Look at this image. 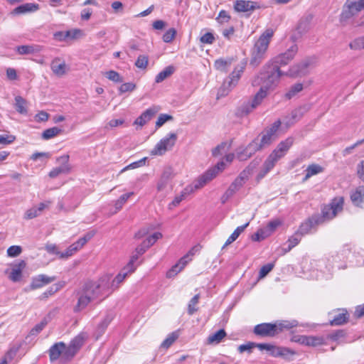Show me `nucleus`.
I'll list each match as a JSON object with an SVG mask.
<instances>
[{
    "instance_id": "nucleus-27",
    "label": "nucleus",
    "mask_w": 364,
    "mask_h": 364,
    "mask_svg": "<svg viewBox=\"0 0 364 364\" xmlns=\"http://www.w3.org/2000/svg\"><path fill=\"white\" fill-rule=\"evenodd\" d=\"M172 177V170L170 168H167L164 170L161 178L157 184V190L159 191H163L167 186L168 181Z\"/></svg>"
},
{
    "instance_id": "nucleus-45",
    "label": "nucleus",
    "mask_w": 364,
    "mask_h": 364,
    "mask_svg": "<svg viewBox=\"0 0 364 364\" xmlns=\"http://www.w3.org/2000/svg\"><path fill=\"white\" fill-rule=\"evenodd\" d=\"M232 59L224 60V59H218L215 61L214 66L217 70L221 71H225V68L230 65L232 63Z\"/></svg>"
},
{
    "instance_id": "nucleus-35",
    "label": "nucleus",
    "mask_w": 364,
    "mask_h": 364,
    "mask_svg": "<svg viewBox=\"0 0 364 364\" xmlns=\"http://www.w3.org/2000/svg\"><path fill=\"white\" fill-rule=\"evenodd\" d=\"M302 236L299 235L297 232H296L292 236H291L287 242L288 247L287 248L283 249L284 254L289 252L293 247L296 246L301 240Z\"/></svg>"
},
{
    "instance_id": "nucleus-39",
    "label": "nucleus",
    "mask_w": 364,
    "mask_h": 364,
    "mask_svg": "<svg viewBox=\"0 0 364 364\" xmlns=\"http://www.w3.org/2000/svg\"><path fill=\"white\" fill-rule=\"evenodd\" d=\"M25 267V262L22 261L21 263L18 264V268H14L11 272L9 278L11 281L14 282H17L21 280L22 277V271L21 267Z\"/></svg>"
},
{
    "instance_id": "nucleus-4",
    "label": "nucleus",
    "mask_w": 364,
    "mask_h": 364,
    "mask_svg": "<svg viewBox=\"0 0 364 364\" xmlns=\"http://www.w3.org/2000/svg\"><path fill=\"white\" fill-rule=\"evenodd\" d=\"M298 321H281L274 323H262L257 324L254 327L253 332L255 335L261 337H274L284 329L289 330L297 326Z\"/></svg>"
},
{
    "instance_id": "nucleus-34",
    "label": "nucleus",
    "mask_w": 364,
    "mask_h": 364,
    "mask_svg": "<svg viewBox=\"0 0 364 364\" xmlns=\"http://www.w3.org/2000/svg\"><path fill=\"white\" fill-rule=\"evenodd\" d=\"M175 71V68L173 65H168L161 71L155 78V82L159 83L163 82L164 80L170 77Z\"/></svg>"
},
{
    "instance_id": "nucleus-53",
    "label": "nucleus",
    "mask_w": 364,
    "mask_h": 364,
    "mask_svg": "<svg viewBox=\"0 0 364 364\" xmlns=\"http://www.w3.org/2000/svg\"><path fill=\"white\" fill-rule=\"evenodd\" d=\"M80 249L77 247V245L75 242L70 245L67 250L60 254V258H67L70 256H72L75 252H76Z\"/></svg>"
},
{
    "instance_id": "nucleus-1",
    "label": "nucleus",
    "mask_w": 364,
    "mask_h": 364,
    "mask_svg": "<svg viewBox=\"0 0 364 364\" xmlns=\"http://www.w3.org/2000/svg\"><path fill=\"white\" fill-rule=\"evenodd\" d=\"M284 75L286 73H282L277 65L269 62L262 67L252 84L253 86L261 85V87L269 91L278 85L281 76Z\"/></svg>"
},
{
    "instance_id": "nucleus-11",
    "label": "nucleus",
    "mask_w": 364,
    "mask_h": 364,
    "mask_svg": "<svg viewBox=\"0 0 364 364\" xmlns=\"http://www.w3.org/2000/svg\"><path fill=\"white\" fill-rule=\"evenodd\" d=\"M216 176L217 171H215V168L208 169L203 174L200 176L192 184L186 188V193H191L196 190L201 188Z\"/></svg>"
},
{
    "instance_id": "nucleus-37",
    "label": "nucleus",
    "mask_w": 364,
    "mask_h": 364,
    "mask_svg": "<svg viewBox=\"0 0 364 364\" xmlns=\"http://www.w3.org/2000/svg\"><path fill=\"white\" fill-rule=\"evenodd\" d=\"M226 336V332L224 329H220L215 333L209 336L208 338V343L209 344H218Z\"/></svg>"
},
{
    "instance_id": "nucleus-7",
    "label": "nucleus",
    "mask_w": 364,
    "mask_h": 364,
    "mask_svg": "<svg viewBox=\"0 0 364 364\" xmlns=\"http://www.w3.org/2000/svg\"><path fill=\"white\" fill-rule=\"evenodd\" d=\"M364 9V0L353 1L348 0L344 4L343 11L340 16V22L342 25L348 24V21Z\"/></svg>"
},
{
    "instance_id": "nucleus-15",
    "label": "nucleus",
    "mask_w": 364,
    "mask_h": 364,
    "mask_svg": "<svg viewBox=\"0 0 364 364\" xmlns=\"http://www.w3.org/2000/svg\"><path fill=\"white\" fill-rule=\"evenodd\" d=\"M66 350V345L63 342H58L53 345L49 349V356L51 361H54L61 358L64 361L70 360L64 356Z\"/></svg>"
},
{
    "instance_id": "nucleus-6",
    "label": "nucleus",
    "mask_w": 364,
    "mask_h": 364,
    "mask_svg": "<svg viewBox=\"0 0 364 364\" xmlns=\"http://www.w3.org/2000/svg\"><path fill=\"white\" fill-rule=\"evenodd\" d=\"M315 64L316 58L314 57H307L291 66L286 75L292 77H304L309 73L310 70L315 66Z\"/></svg>"
},
{
    "instance_id": "nucleus-64",
    "label": "nucleus",
    "mask_w": 364,
    "mask_h": 364,
    "mask_svg": "<svg viewBox=\"0 0 364 364\" xmlns=\"http://www.w3.org/2000/svg\"><path fill=\"white\" fill-rule=\"evenodd\" d=\"M267 237V234L262 228L258 230L257 232L253 234L251 237L253 241H260Z\"/></svg>"
},
{
    "instance_id": "nucleus-47",
    "label": "nucleus",
    "mask_w": 364,
    "mask_h": 364,
    "mask_svg": "<svg viewBox=\"0 0 364 364\" xmlns=\"http://www.w3.org/2000/svg\"><path fill=\"white\" fill-rule=\"evenodd\" d=\"M280 225V222L278 220L270 221L265 228H262L267 234V237L270 236Z\"/></svg>"
},
{
    "instance_id": "nucleus-50",
    "label": "nucleus",
    "mask_w": 364,
    "mask_h": 364,
    "mask_svg": "<svg viewBox=\"0 0 364 364\" xmlns=\"http://www.w3.org/2000/svg\"><path fill=\"white\" fill-rule=\"evenodd\" d=\"M149 63V58L146 55H140L138 56L135 62V66L140 69L146 68Z\"/></svg>"
},
{
    "instance_id": "nucleus-25",
    "label": "nucleus",
    "mask_w": 364,
    "mask_h": 364,
    "mask_svg": "<svg viewBox=\"0 0 364 364\" xmlns=\"http://www.w3.org/2000/svg\"><path fill=\"white\" fill-rule=\"evenodd\" d=\"M77 304L74 306L75 312H80L84 309H85L89 304L92 301L90 300V298L83 294L80 290L77 292Z\"/></svg>"
},
{
    "instance_id": "nucleus-46",
    "label": "nucleus",
    "mask_w": 364,
    "mask_h": 364,
    "mask_svg": "<svg viewBox=\"0 0 364 364\" xmlns=\"http://www.w3.org/2000/svg\"><path fill=\"white\" fill-rule=\"evenodd\" d=\"M178 334L176 332H173L162 342L161 347L164 348H169L174 341L178 338Z\"/></svg>"
},
{
    "instance_id": "nucleus-43",
    "label": "nucleus",
    "mask_w": 364,
    "mask_h": 364,
    "mask_svg": "<svg viewBox=\"0 0 364 364\" xmlns=\"http://www.w3.org/2000/svg\"><path fill=\"white\" fill-rule=\"evenodd\" d=\"M349 47L352 50H364V36L354 39L349 43Z\"/></svg>"
},
{
    "instance_id": "nucleus-17",
    "label": "nucleus",
    "mask_w": 364,
    "mask_h": 364,
    "mask_svg": "<svg viewBox=\"0 0 364 364\" xmlns=\"http://www.w3.org/2000/svg\"><path fill=\"white\" fill-rule=\"evenodd\" d=\"M162 237L161 232H156L146 237L139 245L136 247L138 254L144 255L159 238Z\"/></svg>"
},
{
    "instance_id": "nucleus-20",
    "label": "nucleus",
    "mask_w": 364,
    "mask_h": 364,
    "mask_svg": "<svg viewBox=\"0 0 364 364\" xmlns=\"http://www.w3.org/2000/svg\"><path fill=\"white\" fill-rule=\"evenodd\" d=\"M40 9L38 4L36 3H26L16 7L11 12V14L13 16H18L25 14L28 13H33Z\"/></svg>"
},
{
    "instance_id": "nucleus-3",
    "label": "nucleus",
    "mask_w": 364,
    "mask_h": 364,
    "mask_svg": "<svg viewBox=\"0 0 364 364\" xmlns=\"http://www.w3.org/2000/svg\"><path fill=\"white\" fill-rule=\"evenodd\" d=\"M294 143V139L289 137L282 141L277 148L268 156L262 165L257 178L258 180L263 178L275 166L277 161L284 156Z\"/></svg>"
},
{
    "instance_id": "nucleus-18",
    "label": "nucleus",
    "mask_w": 364,
    "mask_h": 364,
    "mask_svg": "<svg viewBox=\"0 0 364 364\" xmlns=\"http://www.w3.org/2000/svg\"><path fill=\"white\" fill-rule=\"evenodd\" d=\"M69 156L64 155L58 159V161L62 163V165L59 167L53 168L49 173L50 178H55L61 173H67L70 171V166L68 164Z\"/></svg>"
},
{
    "instance_id": "nucleus-60",
    "label": "nucleus",
    "mask_w": 364,
    "mask_h": 364,
    "mask_svg": "<svg viewBox=\"0 0 364 364\" xmlns=\"http://www.w3.org/2000/svg\"><path fill=\"white\" fill-rule=\"evenodd\" d=\"M173 119V117L171 115L167 114H161L157 121L156 122V127H161L165 122H166L168 120Z\"/></svg>"
},
{
    "instance_id": "nucleus-59",
    "label": "nucleus",
    "mask_w": 364,
    "mask_h": 364,
    "mask_svg": "<svg viewBox=\"0 0 364 364\" xmlns=\"http://www.w3.org/2000/svg\"><path fill=\"white\" fill-rule=\"evenodd\" d=\"M136 85L133 82H126L121 85L119 88L120 93H124L127 92H132L135 90Z\"/></svg>"
},
{
    "instance_id": "nucleus-9",
    "label": "nucleus",
    "mask_w": 364,
    "mask_h": 364,
    "mask_svg": "<svg viewBox=\"0 0 364 364\" xmlns=\"http://www.w3.org/2000/svg\"><path fill=\"white\" fill-rule=\"evenodd\" d=\"M281 125V121H275L269 127L266 128L260 134L261 139H259V146L262 150L269 146L277 138V132Z\"/></svg>"
},
{
    "instance_id": "nucleus-5",
    "label": "nucleus",
    "mask_w": 364,
    "mask_h": 364,
    "mask_svg": "<svg viewBox=\"0 0 364 364\" xmlns=\"http://www.w3.org/2000/svg\"><path fill=\"white\" fill-rule=\"evenodd\" d=\"M273 34L272 29H267L255 43L251 51V59L250 61V65L253 68L259 66L264 58L265 53Z\"/></svg>"
},
{
    "instance_id": "nucleus-21",
    "label": "nucleus",
    "mask_w": 364,
    "mask_h": 364,
    "mask_svg": "<svg viewBox=\"0 0 364 364\" xmlns=\"http://www.w3.org/2000/svg\"><path fill=\"white\" fill-rule=\"evenodd\" d=\"M134 272L133 271H129V269H127L125 266L120 272L112 279V282L109 280V291L107 292V295H109L112 291L115 290L119 287V285L124 280L126 277L129 274Z\"/></svg>"
},
{
    "instance_id": "nucleus-42",
    "label": "nucleus",
    "mask_w": 364,
    "mask_h": 364,
    "mask_svg": "<svg viewBox=\"0 0 364 364\" xmlns=\"http://www.w3.org/2000/svg\"><path fill=\"white\" fill-rule=\"evenodd\" d=\"M311 108V106L309 105H304L291 112V118L294 120H298L301 119L303 115L307 112Z\"/></svg>"
},
{
    "instance_id": "nucleus-12",
    "label": "nucleus",
    "mask_w": 364,
    "mask_h": 364,
    "mask_svg": "<svg viewBox=\"0 0 364 364\" xmlns=\"http://www.w3.org/2000/svg\"><path fill=\"white\" fill-rule=\"evenodd\" d=\"M297 52V45L293 44L287 49L286 52L276 56L270 63H273L274 65H277L279 68V66L287 65L294 59Z\"/></svg>"
},
{
    "instance_id": "nucleus-51",
    "label": "nucleus",
    "mask_w": 364,
    "mask_h": 364,
    "mask_svg": "<svg viewBox=\"0 0 364 364\" xmlns=\"http://www.w3.org/2000/svg\"><path fill=\"white\" fill-rule=\"evenodd\" d=\"M141 254H138L136 250H135L133 252L132 255L131 256V258L126 265L127 269H129V271L134 272L136 269V266L134 265V263L138 260L140 256H141Z\"/></svg>"
},
{
    "instance_id": "nucleus-58",
    "label": "nucleus",
    "mask_w": 364,
    "mask_h": 364,
    "mask_svg": "<svg viewBox=\"0 0 364 364\" xmlns=\"http://www.w3.org/2000/svg\"><path fill=\"white\" fill-rule=\"evenodd\" d=\"M256 107H252V102L250 101H248L246 103H244L240 107L239 111L240 112L241 115H247L249 113H250L253 109H255Z\"/></svg>"
},
{
    "instance_id": "nucleus-19",
    "label": "nucleus",
    "mask_w": 364,
    "mask_h": 364,
    "mask_svg": "<svg viewBox=\"0 0 364 364\" xmlns=\"http://www.w3.org/2000/svg\"><path fill=\"white\" fill-rule=\"evenodd\" d=\"M55 279V277H48L46 274H39L33 277L32 282L30 284V289L33 290L41 288L43 286L54 282Z\"/></svg>"
},
{
    "instance_id": "nucleus-24",
    "label": "nucleus",
    "mask_w": 364,
    "mask_h": 364,
    "mask_svg": "<svg viewBox=\"0 0 364 364\" xmlns=\"http://www.w3.org/2000/svg\"><path fill=\"white\" fill-rule=\"evenodd\" d=\"M350 199L356 206L364 208V186L358 187L351 193Z\"/></svg>"
},
{
    "instance_id": "nucleus-36",
    "label": "nucleus",
    "mask_w": 364,
    "mask_h": 364,
    "mask_svg": "<svg viewBox=\"0 0 364 364\" xmlns=\"http://www.w3.org/2000/svg\"><path fill=\"white\" fill-rule=\"evenodd\" d=\"M268 91L264 88L260 87L259 90L255 94L253 99L250 101L252 107H257L261 104L264 98L267 95Z\"/></svg>"
},
{
    "instance_id": "nucleus-61",
    "label": "nucleus",
    "mask_w": 364,
    "mask_h": 364,
    "mask_svg": "<svg viewBox=\"0 0 364 364\" xmlns=\"http://www.w3.org/2000/svg\"><path fill=\"white\" fill-rule=\"evenodd\" d=\"M40 213L36 210V207H32L27 210L24 214L23 218L26 220H31L38 216Z\"/></svg>"
},
{
    "instance_id": "nucleus-54",
    "label": "nucleus",
    "mask_w": 364,
    "mask_h": 364,
    "mask_svg": "<svg viewBox=\"0 0 364 364\" xmlns=\"http://www.w3.org/2000/svg\"><path fill=\"white\" fill-rule=\"evenodd\" d=\"M106 77H107L109 80H112L114 82H122L123 81V78L120 76V75L114 71L109 70L105 73Z\"/></svg>"
},
{
    "instance_id": "nucleus-63",
    "label": "nucleus",
    "mask_w": 364,
    "mask_h": 364,
    "mask_svg": "<svg viewBox=\"0 0 364 364\" xmlns=\"http://www.w3.org/2000/svg\"><path fill=\"white\" fill-rule=\"evenodd\" d=\"M274 264L272 263H268L262 267L259 271V277L263 278L267 276L273 269Z\"/></svg>"
},
{
    "instance_id": "nucleus-33",
    "label": "nucleus",
    "mask_w": 364,
    "mask_h": 364,
    "mask_svg": "<svg viewBox=\"0 0 364 364\" xmlns=\"http://www.w3.org/2000/svg\"><path fill=\"white\" fill-rule=\"evenodd\" d=\"M299 341L306 346H317L323 343V339L320 337L304 336L301 337Z\"/></svg>"
},
{
    "instance_id": "nucleus-56",
    "label": "nucleus",
    "mask_w": 364,
    "mask_h": 364,
    "mask_svg": "<svg viewBox=\"0 0 364 364\" xmlns=\"http://www.w3.org/2000/svg\"><path fill=\"white\" fill-rule=\"evenodd\" d=\"M22 252V248L18 245H13L8 248L7 255L9 257H15L18 256Z\"/></svg>"
},
{
    "instance_id": "nucleus-40",
    "label": "nucleus",
    "mask_w": 364,
    "mask_h": 364,
    "mask_svg": "<svg viewBox=\"0 0 364 364\" xmlns=\"http://www.w3.org/2000/svg\"><path fill=\"white\" fill-rule=\"evenodd\" d=\"M61 132H62L61 129H60L57 127H54L46 129L42 133L41 136H42V139H43L45 140H48V139H50L55 137V136L58 135Z\"/></svg>"
},
{
    "instance_id": "nucleus-57",
    "label": "nucleus",
    "mask_w": 364,
    "mask_h": 364,
    "mask_svg": "<svg viewBox=\"0 0 364 364\" xmlns=\"http://www.w3.org/2000/svg\"><path fill=\"white\" fill-rule=\"evenodd\" d=\"M146 160V158H143L137 161L133 162L128 166H125L122 171L121 173L129 170V169H134L140 166H142L145 164V161Z\"/></svg>"
},
{
    "instance_id": "nucleus-38",
    "label": "nucleus",
    "mask_w": 364,
    "mask_h": 364,
    "mask_svg": "<svg viewBox=\"0 0 364 364\" xmlns=\"http://www.w3.org/2000/svg\"><path fill=\"white\" fill-rule=\"evenodd\" d=\"M322 171H323V168L318 164H313L309 165L305 171L306 175L304 178V181L308 180L312 176H314L316 174H318V173L322 172Z\"/></svg>"
},
{
    "instance_id": "nucleus-14",
    "label": "nucleus",
    "mask_w": 364,
    "mask_h": 364,
    "mask_svg": "<svg viewBox=\"0 0 364 364\" xmlns=\"http://www.w3.org/2000/svg\"><path fill=\"white\" fill-rule=\"evenodd\" d=\"M262 150L259 146V139L252 140L245 149L237 152V158L240 161H246L255 152Z\"/></svg>"
},
{
    "instance_id": "nucleus-28",
    "label": "nucleus",
    "mask_w": 364,
    "mask_h": 364,
    "mask_svg": "<svg viewBox=\"0 0 364 364\" xmlns=\"http://www.w3.org/2000/svg\"><path fill=\"white\" fill-rule=\"evenodd\" d=\"M14 107L17 112L21 114H28V102L21 96L15 97Z\"/></svg>"
},
{
    "instance_id": "nucleus-22",
    "label": "nucleus",
    "mask_w": 364,
    "mask_h": 364,
    "mask_svg": "<svg viewBox=\"0 0 364 364\" xmlns=\"http://www.w3.org/2000/svg\"><path fill=\"white\" fill-rule=\"evenodd\" d=\"M159 109L156 107H150L146 109L139 117H138L134 124L141 127L144 126L147 122L150 121L151 118L158 112Z\"/></svg>"
},
{
    "instance_id": "nucleus-52",
    "label": "nucleus",
    "mask_w": 364,
    "mask_h": 364,
    "mask_svg": "<svg viewBox=\"0 0 364 364\" xmlns=\"http://www.w3.org/2000/svg\"><path fill=\"white\" fill-rule=\"evenodd\" d=\"M286 348L275 346L271 344L270 349L268 350L270 355L278 357L285 355Z\"/></svg>"
},
{
    "instance_id": "nucleus-48",
    "label": "nucleus",
    "mask_w": 364,
    "mask_h": 364,
    "mask_svg": "<svg viewBox=\"0 0 364 364\" xmlns=\"http://www.w3.org/2000/svg\"><path fill=\"white\" fill-rule=\"evenodd\" d=\"M63 287V285L60 283H57L51 286L48 288L43 294L41 295V299L48 298V296L53 295L58 291H59Z\"/></svg>"
},
{
    "instance_id": "nucleus-26",
    "label": "nucleus",
    "mask_w": 364,
    "mask_h": 364,
    "mask_svg": "<svg viewBox=\"0 0 364 364\" xmlns=\"http://www.w3.org/2000/svg\"><path fill=\"white\" fill-rule=\"evenodd\" d=\"M318 223V220L317 218H309L301 224L296 232L303 237L304 235L308 234L314 226Z\"/></svg>"
},
{
    "instance_id": "nucleus-30",
    "label": "nucleus",
    "mask_w": 364,
    "mask_h": 364,
    "mask_svg": "<svg viewBox=\"0 0 364 364\" xmlns=\"http://www.w3.org/2000/svg\"><path fill=\"white\" fill-rule=\"evenodd\" d=\"M16 50L19 55H28L39 52L41 47L33 45H23L17 46Z\"/></svg>"
},
{
    "instance_id": "nucleus-49",
    "label": "nucleus",
    "mask_w": 364,
    "mask_h": 364,
    "mask_svg": "<svg viewBox=\"0 0 364 364\" xmlns=\"http://www.w3.org/2000/svg\"><path fill=\"white\" fill-rule=\"evenodd\" d=\"M134 195V192H129L125 194H123L119 197L118 200L115 201L114 207L117 210H120L123 205L127 202L128 198Z\"/></svg>"
},
{
    "instance_id": "nucleus-44",
    "label": "nucleus",
    "mask_w": 364,
    "mask_h": 364,
    "mask_svg": "<svg viewBox=\"0 0 364 364\" xmlns=\"http://www.w3.org/2000/svg\"><path fill=\"white\" fill-rule=\"evenodd\" d=\"M200 299V294H196L189 301L188 306V313L189 315H193L195 312L198 311V309L196 308V306L198 304Z\"/></svg>"
},
{
    "instance_id": "nucleus-16",
    "label": "nucleus",
    "mask_w": 364,
    "mask_h": 364,
    "mask_svg": "<svg viewBox=\"0 0 364 364\" xmlns=\"http://www.w3.org/2000/svg\"><path fill=\"white\" fill-rule=\"evenodd\" d=\"M258 9H260L259 4L252 1L237 0L234 4V9L237 12H252Z\"/></svg>"
},
{
    "instance_id": "nucleus-62",
    "label": "nucleus",
    "mask_w": 364,
    "mask_h": 364,
    "mask_svg": "<svg viewBox=\"0 0 364 364\" xmlns=\"http://www.w3.org/2000/svg\"><path fill=\"white\" fill-rule=\"evenodd\" d=\"M200 41L202 43L212 44L215 41V37L212 33L208 32L200 37Z\"/></svg>"
},
{
    "instance_id": "nucleus-23",
    "label": "nucleus",
    "mask_w": 364,
    "mask_h": 364,
    "mask_svg": "<svg viewBox=\"0 0 364 364\" xmlns=\"http://www.w3.org/2000/svg\"><path fill=\"white\" fill-rule=\"evenodd\" d=\"M247 176L246 174L242 172L241 173L235 181L230 184L229 188L227 189V192L232 196L238 191L244 185Z\"/></svg>"
},
{
    "instance_id": "nucleus-41",
    "label": "nucleus",
    "mask_w": 364,
    "mask_h": 364,
    "mask_svg": "<svg viewBox=\"0 0 364 364\" xmlns=\"http://www.w3.org/2000/svg\"><path fill=\"white\" fill-rule=\"evenodd\" d=\"M303 84L302 83H296L291 85L288 92L285 94V97L288 100L294 97L296 94L300 92L303 90Z\"/></svg>"
},
{
    "instance_id": "nucleus-32",
    "label": "nucleus",
    "mask_w": 364,
    "mask_h": 364,
    "mask_svg": "<svg viewBox=\"0 0 364 364\" xmlns=\"http://www.w3.org/2000/svg\"><path fill=\"white\" fill-rule=\"evenodd\" d=\"M348 321V314L346 310H342V312L336 315L334 318L330 321L331 326H340L347 323Z\"/></svg>"
},
{
    "instance_id": "nucleus-31",
    "label": "nucleus",
    "mask_w": 364,
    "mask_h": 364,
    "mask_svg": "<svg viewBox=\"0 0 364 364\" xmlns=\"http://www.w3.org/2000/svg\"><path fill=\"white\" fill-rule=\"evenodd\" d=\"M343 197H337L335 198L331 203L330 204V210H331V216L335 217L336 214L343 210Z\"/></svg>"
},
{
    "instance_id": "nucleus-55",
    "label": "nucleus",
    "mask_w": 364,
    "mask_h": 364,
    "mask_svg": "<svg viewBox=\"0 0 364 364\" xmlns=\"http://www.w3.org/2000/svg\"><path fill=\"white\" fill-rule=\"evenodd\" d=\"M176 35V30L173 28H171L166 31V32L163 35V41L165 43H171L175 38Z\"/></svg>"
},
{
    "instance_id": "nucleus-2",
    "label": "nucleus",
    "mask_w": 364,
    "mask_h": 364,
    "mask_svg": "<svg viewBox=\"0 0 364 364\" xmlns=\"http://www.w3.org/2000/svg\"><path fill=\"white\" fill-rule=\"evenodd\" d=\"M109 275H105L97 282L89 281L82 286L80 291L90 297L92 302L99 299L97 301V304H99L108 296L104 294L109 291Z\"/></svg>"
},
{
    "instance_id": "nucleus-13",
    "label": "nucleus",
    "mask_w": 364,
    "mask_h": 364,
    "mask_svg": "<svg viewBox=\"0 0 364 364\" xmlns=\"http://www.w3.org/2000/svg\"><path fill=\"white\" fill-rule=\"evenodd\" d=\"M86 336L84 333H80L77 336H75L70 343V344L66 346V350L64 353V356L67 359H72L76 353L80 350V349L83 346Z\"/></svg>"
},
{
    "instance_id": "nucleus-29",
    "label": "nucleus",
    "mask_w": 364,
    "mask_h": 364,
    "mask_svg": "<svg viewBox=\"0 0 364 364\" xmlns=\"http://www.w3.org/2000/svg\"><path fill=\"white\" fill-rule=\"evenodd\" d=\"M59 61V58H55L52 61L50 67L54 74H55L58 76H62L66 73V64L65 62L58 63Z\"/></svg>"
},
{
    "instance_id": "nucleus-10",
    "label": "nucleus",
    "mask_w": 364,
    "mask_h": 364,
    "mask_svg": "<svg viewBox=\"0 0 364 364\" xmlns=\"http://www.w3.org/2000/svg\"><path fill=\"white\" fill-rule=\"evenodd\" d=\"M177 140V135L175 133H170L166 137L161 139L151 150L152 155L161 156L166 151L172 149Z\"/></svg>"
},
{
    "instance_id": "nucleus-8",
    "label": "nucleus",
    "mask_w": 364,
    "mask_h": 364,
    "mask_svg": "<svg viewBox=\"0 0 364 364\" xmlns=\"http://www.w3.org/2000/svg\"><path fill=\"white\" fill-rule=\"evenodd\" d=\"M247 65V60H243L241 61L234 69V70L229 75L228 79L225 80L222 85L221 92L223 95H225L235 87L243 73Z\"/></svg>"
}]
</instances>
